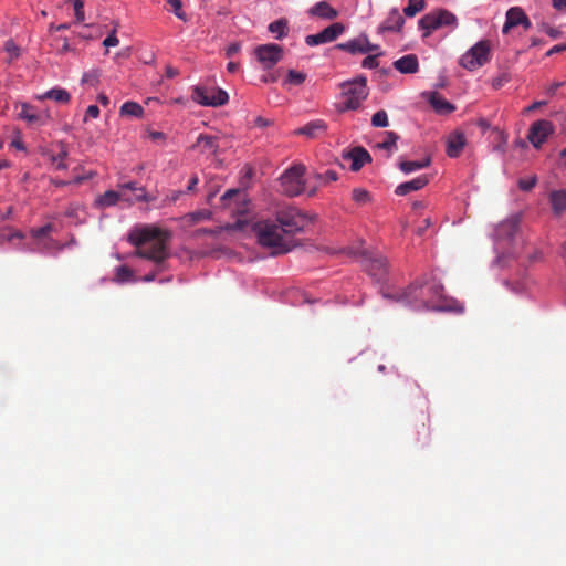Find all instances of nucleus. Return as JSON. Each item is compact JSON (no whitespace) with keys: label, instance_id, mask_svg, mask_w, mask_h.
<instances>
[{"label":"nucleus","instance_id":"f257e3e1","mask_svg":"<svg viewBox=\"0 0 566 566\" xmlns=\"http://www.w3.org/2000/svg\"><path fill=\"white\" fill-rule=\"evenodd\" d=\"M382 296L413 311H448L461 313L463 305L443 294V286L436 277L416 280L397 291H384Z\"/></svg>","mask_w":566,"mask_h":566},{"label":"nucleus","instance_id":"f03ea898","mask_svg":"<svg viewBox=\"0 0 566 566\" xmlns=\"http://www.w3.org/2000/svg\"><path fill=\"white\" fill-rule=\"evenodd\" d=\"M168 233L155 226L136 227L128 234V241L137 248L136 254L155 263L168 256Z\"/></svg>","mask_w":566,"mask_h":566},{"label":"nucleus","instance_id":"7ed1b4c3","mask_svg":"<svg viewBox=\"0 0 566 566\" xmlns=\"http://www.w3.org/2000/svg\"><path fill=\"white\" fill-rule=\"evenodd\" d=\"M252 230L260 245L272 249L273 255L284 254L291 250V240L285 238L277 222L261 219L253 224Z\"/></svg>","mask_w":566,"mask_h":566},{"label":"nucleus","instance_id":"20e7f679","mask_svg":"<svg viewBox=\"0 0 566 566\" xmlns=\"http://www.w3.org/2000/svg\"><path fill=\"white\" fill-rule=\"evenodd\" d=\"M367 81L366 77H359L350 82L342 84V101L337 108L339 112L355 111L360 107L361 103L367 98Z\"/></svg>","mask_w":566,"mask_h":566},{"label":"nucleus","instance_id":"39448f33","mask_svg":"<svg viewBox=\"0 0 566 566\" xmlns=\"http://www.w3.org/2000/svg\"><path fill=\"white\" fill-rule=\"evenodd\" d=\"M273 221L277 222L286 239L301 232L306 224L305 216L292 207L277 211L276 219Z\"/></svg>","mask_w":566,"mask_h":566},{"label":"nucleus","instance_id":"423d86ee","mask_svg":"<svg viewBox=\"0 0 566 566\" xmlns=\"http://www.w3.org/2000/svg\"><path fill=\"white\" fill-rule=\"evenodd\" d=\"M490 43L486 40L479 41L469 49L461 57L460 65L468 71L483 66L490 61Z\"/></svg>","mask_w":566,"mask_h":566},{"label":"nucleus","instance_id":"0eeeda50","mask_svg":"<svg viewBox=\"0 0 566 566\" xmlns=\"http://www.w3.org/2000/svg\"><path fill=\"white\" fill-rule=\"evenodd\" d=\"M191 98L202 106H222L227 104L229 96L226 91L218 87L196 85L192 87Z\"/></svg>","mask_w":566,"mask_h":566},{"label":"nucleus","instance_id":"6e6552de","mask_svg":"<svg viewBox=\"0 0 566 566\" xmlns=\"http://www.w3.org/2000/svg\"><path fill=\"white\" fill-rule=\"evenodd\" d=\"M305 167L295 165L289 168L280 178L282 191L289 197H295L305 191Z\"/></svg>","mask_w":566,"mask_h":566},{"label":"nucleus","instance_id":"1a4fd4ad","mask_svg":"<svg viewBox=\"0 0 566 566\" xmlns=\"http://www.w3.org/2000/svg\"><path fill=\"white\" fill-rule=\"evenodd\" d=\"M254 54L264 69H271L282 60L283 49L279 44L268 43L256 46Z\"/></svg>","mask_w":566,"mask_h":566},{"label":"nucleus","instance_id":"9d476101","mask_svg":"<svg viewBox=\"0 0 566 566\" xmlns=\"http://www.w3.org/2000/svg\"><path fill=\"white\" fill-rule=\"evenodd\" d=\"M553 133L554 126L552 122L547 119H539L531 125L527 139L535 148L538 149Z\"/></svg>","mask_w":566,"mask_h":566},{"label":"nucleus","instance_id":"9b49d317","mask_svg":"<svg viewBox=\"0 0 566 566\" xmlns=\"http://www.w3.org/2000/svg\"><path fill=\"white\" fill-rule=\"evenodd\" d=\"M345 27L340 22L333 23L325 28L323 31L311 34L305 38V43L310 46L328 43L335 41L343 32Z\"/></svg>","mask_w":566,"mask_h":566},{"label":"nucleus","instance_id":"f8f14e48","mask_svg":"<svg viewBox=\"0 0 566 566\" xmlns=\"http://www.w3.org/2000/svg\"><path fill=\"white\" fill-rule=\"evenodd\" d=\"M120 192H125L124 201L134 205L136 202H150L153 200L144 187L138 186L136 181H129L118 185Z\"/></svg>","mask_w":566,"mask_h":566},{"label":"nucleus","instance_id":"ddd939ff","mask_svg":"<svg viewBox=\"0 0 566 566\" xmlns=\"http://www.w3.org/2000/svg\"><path fill=\"white\" fill-rule=\"evenodd\" d=\"M517 25H523L525 29H528L531 27V21L520 7H513L506 12V21L503 25L502 32L506 34L512 28Z\"/></svg>","mask_w":566,"mask_h":566},{"label":"nucleus","instance_id":"4468645a","mask_svg":"<svg viewBox=\"0 0 566 566\" xmlns=\"http://www.w3.org/2000/svg\"><path fill=\"white\" fill-rule=\"evenodd\" d=\"M20 112L18 114L19 118L25 120L30 125H44L50 118L49 114H40L36 112L35 107L29 103H19Z\"/></svg>","mask_w":566,"mask_h":566},{"label":"nucleus","instance_id":"2eb2a0df","mask_svg":"<svg viewBox=\"0 0 566 566\" xmlns=\"http://www.w3.org/2000/svg\"><path fill=\"white\" fill-rule=\"evenodd\" d=\"M520 226V218L517 216L511 217L501 222L495 229V237L497 240H512L516 234Z\"/></svg>","mask_w":566,"mask_h":566},{"label":"nucleus","instance_id":"dca6fc26","mask_svg":"<svg viewBox=\"0 0 566 566\" xmlns=\"http://www.w3.org/2000/svg\"><path fill=\"white\" fill-rule=\"evenodd\" d=\"M193 147L199 148L200 153L208 157L213 156L219 150L218 137L207 134H200Z\"/></svg>","mask_w":566,"mask_h":566},{"label":"nucleus","instance_id":"f3484780","mask_svg":"<svg viewBox=\"0 0 566 566\" xmlns=\"http://www.w3.org/2000/svg\"><path fill=\"white\" fill-rule=\"evenodd\" d=\"M327 129V125L323 119H315L301 128L294 130L295 135H304L307 138H317L322 134H324Z\"/></svg>","mask_w":566,"mask_h":566},{"label":"nucleus","instance_id":"a211bd4d","mask_svg":"<svg viewBox=\"0 0 566 566\" xmlns=\"http://www.w3.org/2000/svg\"><path fill=\"white\" fill-rule=\"evenodd\" d=\"M465 146V136L461 132L450 134L447 140V155L451 158L460 156Z\"/></svg>","mask_w":566,"mask_h":566},{"label":"nucleus","instance_id":"6ab92c4d","mask_svg":"<svg viewBox=\"0 0 566 566\" xmlns=\"http://www.w3.org/2000/svg\"><path fill=\"white\" fill-rule=\"evenodd\" d=\"M405 23L403 17L400 14L398 9H392L388 17L385 19V21L380 24L379 31L380 32H398L401 30L402 25Z\"/></svg>","mask_w":566,"mask_h":566},{"label":"nucleus","instance_id":"aec40b11","mask_svg":"<svg viewBox=\"0 0 566 566\" xmlns=\"http://www.w3.org/2000/svg\"><path fill=\"white\" fill-rule=\"evenodd\" d=\"M394 67L402 74H413L419 69L418 57L407 54L394 62Z\"/></svg>","mask_w":566,"mask_h":566},{"label":"nucleus","instance_id":"412c9836","mask_svg":"<svg viewBox=\"0 0 566 566\" xmlns=\"http://www.w3.org/2000/svg\"><path fill=\"white\" fill-rule=\"evenodd\" d=\"M429 182V178L426 175L418 176L417 178L400 184L395 192L398 196H406L410 193L411 191H417L422 189Z\"/></svg>","mask_w":566,"mask_h":566},{"label":"nucleus","instance_id":"4be33fe9","mask_svg":"<svg viewBox=\"0 0 566 566\" xmlns=\"http://www.w3.org/2000/svg\"><path fill=\"white\" fill-rule=\"evenodd\" d=\"M35 99L44 101L52 99L59 104H69L71 101V94L62 87H53L43 94L36 95Z\"/></svg>","mask_w":566,"mask_h":566},{"label":"nucleus","instance_id":"5701e85b","mask_svg":"<svg viewBox=\"0 0 566 566\" xmlns=\"http://www.w3.org/2000/svg\"><path fill=\"white\" fill-rule=\"evenodd\" d=\"M429 103L434 112L439 115H447L452 113L455 107L449 101L443 98L439 93L433 92L430 95Z\"/></svg>","mask_w":566,"mask_h":566},{"label":"nucleus","instance_id":"b1692460","mask_svg":"<svg viewBox=\"0 0 566 566\" xmlns=\"http://www.w3.org/2000/svg\"><path fill=\"white\" fill-rule=\"evenodd\" d=\"M310 14L326 20H334L338 17V12L327 1H319L310 9Z\"/></svg>","mask_w":566,"mask_h":566},{"label":"nucleus","instance_id":"393cba45","mask_svg":"<svg viewBox=\"0 0 566 566\" xmlns=\"http://www.w3.org/2000/svg\"><path fill=\"white\" fill-rule=\"evenodd\" d=\"M125 192L118 190H107L96 199V206L99 208L113 207L119 201H124Z\"/></svg>","mask_w":566,"mask_h":566},{"label":"nucleus","instance_id":"a878e982","mask_svg":"<svg viewBox=\"0 0 566 566\" xmlns=\"http://www.w3.org/2000/svg\"><path fill=\"white\" fill-rule=\"evenodd\" d=\"M387 260L384 256H377L369 260L367 271L376 280H381L387 273Z\"/></svg>","mask_w":566,"mask_h":566},{"label":"nucleus","instance_id":"bb28decb","mask_svg":"<svg viewBox=\"0 0 566 566\" xmlns=\"http://www.w3.org/2000/svg\"><path fill=\"white\" fill-rule=\"evenodd\" d=\"M348 157L350 158L352 160V164H350V169L353 171H358L363 168V166L367 163V161H370V155L367 150H365L364 148L361 147H358V148H354Z\"/></svg>","mask_w":566,"mask_h":566},{"label":"nucleus","instance_id":"cd10ccee","mask_svg":"<svg viewBox=\"0 0 566 566\" xmlns=\"http://www.w3.org/2000/svg\"><path fill=\"white\" fill-rule=\"evenodd\" d=\"M549 202L555 213H563L566 210V189L552 191Z\"/></svg>","mask_w":566,"mask_h":566},{"label":"nucleus","instance_id":"c85d7f7f","mask_svg":"<svg viewBox=\"0 0 566 566\" xmlns=\"http://www.w3.org/2000/svg\"><path fill=\"white\" fill-rule=\"evenodd\" d=\"M438 19H439L438 18V13L436 11V12H431V13H428V14L423 15L419 20V27L422 30H426L424 36H428L432 31L439 29V21H438Z\"/></svg>","mask_w":566,"mask_h":566},{"label":"nucleus","instance_id":"c756f323","mask_svg":"<svg viewBox=\"0 0 566 566\" xmlns=\"http://www.w3.org/2000/svg\"><path fill=\"white\" fill-rule=\"evenodd\" d=\"M232 201H235V203L244 202L245 193L239 189L227 190L221 197L222 207H224V208L230 207Z\"/></svg>","mask_w":566,"mask_h":566},{"label":"nucleus","instance_id":"7c9ffc66","mask_svg":"<svg viewBox=\"0 0 566 566\" xmlns=\"http://www.w3.org/2000/svg\"><path fill=\"white\" fill-rule=\"evenodd\" d=\"M314 178L316 180V186L310 189V196L315 193L316 187L325 186L332 181H336L338 179V175L336 171L328 169L324 174H315Z\"/></svg>","mask_w":566,"mask_h":566},{"label":"nucleus","instance_id":"2f4dec72","mask_svg":"<svg viewBox=\"0 0 566 566\" xmlns=\"http://www.w3.org/2000/svg\"><path fill=\"white\" fill-rule=\"evenodd\" d=\"M268 30L275 35V39L281 40L287 34V20L284 18L275 20L269 24Z\"/></svg>","mask_w":566,"mask_h":566},{"label":"nucleus","instance_id":"473e14b6","mask_svg":"<svg viewBox=\"0 0 566 566\" xmlns=\"http://www.w3.org/2000/svg\"><path fill=\"white\" fill-rule=\"evenodd\" d=\"M336 48L350 54L366 53V49H363V36L339 43Z\"/></svg>","mask_w":566,"mask_h":566},{"label":"nucleus","instance_id":"72a5a7b5","mask_svg":"<svg viewBox=\"0 0 566 566\" xmlns=\"http://www.w3.org/2000/svg\"><path fill=\"white\" fill-rule=\"evenodd\" d=\"M60 147L61 149L57 154L50 155V160L55 166V169L65 170L67 169V164L65 163V159L69 156V151L64 144H61Z\"/></svg>","mask_w":566,"mask_h":566},{"label":"nucleus","instance_id":"f704fd0d","mask_svg":"<svg viewBox=\"0 0 566 566\" xmlns=\"http://www.w3.org/2000/svg\"><path fill=\"white\" fill-rule=\"evenodd\" d=\"M430 165V158H426L423 160H405L400 161L399 168L406 172L410 174L412 171L426 168Z\"/></svg>","mask_w":566,"mask_h":566},{"label":"nucleus","instance_id":"c9c22d12","mask_svg":"<svg viewBox=\"0 0 566 566\" xmlns=\"http://www.w3.org/2000/svg\"><path fill=\"white\" fill-rule=\"evenodd\" d=\"M122 116H133V117H142L144 114V108L136 102H125L119 111Z\"/></svg>","mask_w":566,"mask_h":566},{"label":"nucleus","instance_id":"e433bc0d","mask_svg":"<svg viewBox=\"0 0 566 566\" xmlns=\"http://www.w3.org/2000/svg\"><path fill=\"white\" fill-rule=\"evenodd\" d=\"M101 72L97 69H92L85 72L81 78L83 85L96 87L99 84Z\"/></svg>","mask_w":566,"mask_h":566},{"label":"nucleus","instance_id":"4c0bfd02","mask_svg":"<svg viewBox=\"0 0 566 566\" xmlns=\"http://www.w3.org/2000/svg\"><path fill=\"white\" fill-rule=\"evenodd\" d=\"M424 9V0H409L403 13L407 17H413Z\"/></svg>","mask_w":566,"mask_h":566},{"label":"nucleus","instance_id":"58836bf2","mask_svg":"<svg viewBox=\"0 0 566 566\" xmlns=\"http://www.w3.org/2000/svg\"><path fill=\"white\" fill-rule=\"evenodd\" d=\"M385 139L378 144V146L386 150H392L396 148V143L399 139V136L394 132H386Z\"/></svg>","mask_w":566,"mask_h":566},{"label":"nucleus","instance_id":"ea45409f","mask_svg":"<svg viewBox=\"0 0 566 566\" xmlns=\"http://www.w3.org/2000/svg\"><path fill=\"white\" fill-rule=\"evenodd\" d=\"M438 13V21H439V28L444 25H454L457 22V18L454 14L447 10H439Z\"/></svg>","mask_w":566,"mask_h":566},{"label":"nucleus","instance_id":"a19ab883","mask_svg":"<svg viewBox=\"0 0 566 566\" xmlns=\"http://www.w3.org/2000/svg\"><path fill=\"white\" fill-rule=\"evenodd\" d=\"M133 279V271L126 266V265H120L116 269V272H115V280L119 283H125V282H128Z\"/></svg>","mask_w":566,"mask_h":566},{"label":"nucleus","instance_id":"79ce46f5","mask_svg":"<svg viewBox=\"0 0 566 566\" xmlns=\"http://www.w3.org/2000/svg\"><path fill=\"white\" fill-rule=\"evenodd\" d=\"M353 200L358 205H365L370 200V195L363 188H355L352 192Z\"/></svg>","mask_w":566,"mask_h":566},{"label":"nucleus","instance_id":"37998d69","mask_svg":"<svg viewBox=\"0 0 566 566\" xmlns=\"http://www.w3.org/2000/svg\"><path fill=\"white\" fill-rule=\"evenodd\" d=\"M371 125L375 127L388 126L387 113L384 109L376 112L371 117Z\"/></svg>","mask_w":566,"mask_h":566},{"label":"nucleus","instance_id":"c03bdc74","mask_svg":"<svg viewBox=\"0 0 566 566\" xmlns=\"http://www.w3.org/2000/svg\"><path fill=\"white\" fill-rule=\"evenodd\" d=\"M305 78H306L305 73L290 70L287 73L286 82L290 84H293V85H301L305 81Z\"/></svg>","mask_w":566,"mask_h":566},{"label":"nucleus","instance_id":"a18cd8bd","mask_svg":"<svg viewBox=\"0 0 566 566\" xmlns=\"http://www.w3.org/2000/svg\"><path fill=\"white\" fill-rule=\"evenodd\" d=\"M52 231H53V224L46 223L43 227L31 229L30 232L34 239H41V238L49 235Z\"/></svg>","mask_w":566,"mask_h":566},{"label":"nucleus","instance_id":"49530a36","mask_svg":"<svg viewBox=\"0 0 566 566\" xmlns=\"http://www.w3.org/2000/svg\"><path fill=\"white\" fill-rule=\"evenodd\" d=\"M168 3L171 6L172 12L178 19L187 21L186 13L182 10L181 0H168Z\"/></svg>","mask_w":566,"mask_h":566},{"label":"nucleus","instance_id":"de8ad7c7","mask_svg":"<svg viewBox=\"0 0 566 566\" xmlns=\"http://www.w3.org/2000/svg\"><path fill=\"white\" fill-rule=\"evenodd\" d=\"M4 51L9 54L10 61L20 55V48L11 39L4 43Z\"/></svg>","mask_w":566,"mask_h":566},{"label":"nucleus","instance_id":"09e8293b","mask_svg":"<svg viewBox=\"0 0 566 566\" xmlns=\"http://www.w3.org/2000/svg\"><path fill=\"white\" fill-rule=\"evenodd\" d=\"M537 182V178L535 176H532L530 178H522L518 180V187L523 191H530L532 190Z\"/></svg>","mask_w":566,"mask_h":566},{"label":"nucleus","instance_id":"8fccbe9b","mask_svg":"<svg viewBox=\"0 0 566 566\" xmlns=\"http://www.w3.org/2000/svg\"><path fill=\"white\" fill-rule=\"evenodd\" d=\"M74 13L77 22L84 21V3L82 0H74Z\"/></svg>","mask_w":566,"mask_h":566},{"label":"nucleus","instance_id":"3c124183","mask_svg":"<svg viewBox=\"0 0 566 566\" xmlns=\"http://www.w3.org/2000/svg\"><path fill=\"white\" fill-rule=\"evenodd\" d=\"M379 63H378V54H375V55H368L366 56L363 62H361V66L364 69H376L378 67Z\"/></svg>","mask_w":566,"mask_h":566},{"label":"nucleus","instance_id":"603ef678","mask_svg":"<svg viewBox=\"0 0 566 566\" xmlns=\"http://www.w3.org/2000/svg\"><path fill=\"white\" fill-rule=\"evenodd\" d=\"M190 217L195 222H199L202 220H209L211 218V212L209 210L203 209L192 212Z\"/></svg>","mask_w":566,"mask_h":566},{"label":"nucleus","instance_id":"864d4df0","mask_svg":"<svg viewBox=\"0 0 566 566\" xmlns=\"http://www.w3.org/2000/svg\"><path fill=\"white\" fill-rule=\"evenodd\" d=\"M99 113L97 105H90L85 112L84 122H87L88 118H97Z\"/></svg>","mask_w":566,"mask_h":566},{"label":"nucleus","instance_id":"5fc2aeb1","mask_svg":"<svg viewBox=\"0 0 566 566\" xmlns=\"http://www.w3.org/2000/svg\"><path fill=\"white\" fill-rule=\"evenodd\" d=\"M118 38L116 35V30H114L111 34L106 36V39L103 41V44L106 48L116 46L118 44Z\"/></svg>","mask_w":566,"mask_h":566},{"label":"nucleus","instance_id":"6e6d98bb","mask_svg":"<svg viewBox=\"0 0 566 566\" xmlns=\"http://www.w3.org/2000/svg\"><path fill=\"white\" fill-rule=\"evenodd\" d=\"M363 49H366V53L377 51L379 46L377 44H371L367 36H363Z\"/></svg>","mask_w":566,"mask_h":566},{"label":"nucleus","instance_id":"4d7b16f0","mask_svg":"<svg viewBox=\"0 0 566 566\" xmlns=\"http://www.w3.org/2000/svg\"><path fill=\"white\" fill-rule=\"evenodd\" d=\"M544 32H545L548 36H551V38H553V39H557V38L560 35V33H562L558 29H555V28L549 27V25H545V27H544Z\"/></svg>","mask_w":566,"mask_h":566},{"label":"nucleus","instance_id":"13d9d810","mask_svg":"<svg viewBox=\"0 0 566 566\" xmlns=\"http://www.w3.org/2000/svg\"><path fill=\"white\" fill-rule=\"evenodd\" d=\"M149 137L153 142H165L166 135L163 132L153 130L149 132Z\"/></svg>","mask_w":566,"mask_h":566},{"label":"nucleus","instance_id":"bf43d9fd","mask_svg":"<svg viewBox=\"0 0 566 566\" xmlns=\"http://www.w3.org/2000/svg\"><path fill=\"white\" fill-rule=\"evenodd\" d=\"M240 51V44L239 43H232L227 48V56L231 57L232 55L237 54Z\"/></svg>","mask_w":566,"mask_h":566},{"label":"nucleus","instance_id":"052dcab7","mask_svg":"<svg viewBox=\"0 0 566 566\" xmlns=\"http://www.w3.org/2000/svg\"><path fill=\"white\" fill-rule=\"evenodd\" d=\"M566 51V43L565 44H557V45H554L548 52H547V55H552L554 53H560V52H564Z\"/></svg>","mask_w":566,"mask_h":566},{"label":"nucleus","instance_id":"680f3d73","mask_svg":"<svg viewBox=\"0 0 566 566\" xmlns=\"http://www.w3.org/2000/svg\"><path fill=\"white\" fill-rule=\"evenodd\" d=\"M198 182H199V178H198V176L193 175V176L190 178L189 182H188L187 190H188V191H193V190L196 189V187H197Z\"/></svg>","mask_w":566,"mask_h":566},{"label":"nucleus","instance_id":"e2e57ef3","mask_svg":"<svg viewBox=\"0 0 566 566\" xmlns=\"http://www.w3.org/2000/svg\"><path fill=\"white\" fill-rule=\"evenodd\" d=\"M13 239H24V234L19 230H13L8 234L7 240L11 241Z\"/></svg>","mask_w":566,"mask_h":566},{"label":"nucleus","instance_id":"0e129e2a","mask_svg":"<svg viewBox=\"0 0 566 566\" xmlns=\"http://www.w3.org/2000/svg\"><path fill=\"white\" fill-rule=\"evenodd\" d=\"M553 7L557 10L566 9V0H552Z\"/></svg>","mask_w":566,"mask_h":566},{"label":"nucleus","instance_id":"69168bd1","mask_svg":"<svg viewBox=\"0 0 566 566\" xmlns=\"http://www.w3.org/2000/svg\"><path fill=\"white\" fill-rule=\"evenodd\" d=\"M177 75H178V71L175 67H172V66H167L166 67V76L168 78H172V77H175Z\"/></svg>","mask_w":566,"mask_h":566},{"label":"nucleus","instance_id":"338daca9","mask_svg":"<svg viewBox=\"0 0 566 566\" xmlns=\"http://www.w3.org/2000/svg\"><path fill=\"white\" fill-rule=\"evenodd\" d=\"M97 101L105 107L109 104V98L103 93L97 96Z\"/></svg>","mask_w":566,"mask_h":566},{"label":"nucleus","instance_id":"774afa93","mask_svg":"<svg viewBox=\"0 0 566 566\" xmlns=\"http://www.w3.org/2000/svg\"><path fill=\"white\" fill-rule=\"evenodd\" d=\"M239 69V63L237 62H229L228 65H227V70L230 72V73H234L237 72Z\"/></svg>","mask_w":566,"mask_h":566}]
</instances>
